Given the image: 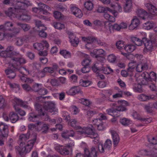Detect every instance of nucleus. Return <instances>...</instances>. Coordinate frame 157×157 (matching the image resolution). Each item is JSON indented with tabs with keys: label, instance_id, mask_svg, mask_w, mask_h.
Here are the masks:
<instances>
[{
	"label": "nucleus",
	"instance_id": "nucleus-59",
	"mask_svg": "<svg viewBox=\"0 0 157 157\" xmlns=\"http://www.w3.org/2000/svg\"><path fill=\"white\" fill-rule=\"evenodd\" d=\"M6 105L5 99L2 96H0V108H4Z\"/></svg>",
	"mask_w": 157,
	"mask_h": 157
},
{
	"label": "nucleus",
	"instance_id": "nucleus-6",
	"mask_svg": "<svg viewBox=\"0 0 157 157\" xmlns=\"http://www.w3.org/2000/svg\"><path fill=\"white\" fill-rule=\"evenodd\" d=\"M107 10L108 11L104 14V17L110 22H114L115 17L118 15V12L115 10H112L109 8H107Z\"/></svg>",
	"mask_w": 157,
	"mask_h": 157
},
{
	"label": "nucleus",
	"instance_id": "nucleus-37",
	"mask_svg": "<svg viewBox=\"0 0 157 157\" xmlns=\"http://www.w3.org/2000/svg\"><path fill=\"white\" fill-rule=\"evenodd\" d=\"M135 48V46L132 44L126 45L124 47V49L128 53L132 52Z\"/></svg>",
	"mask_w": 157,
	"mask_h": 157
},
{
	"label": "nucleus",
	"instance_id": "nucleus-64",
	"mask_svg": "<svg viewBox=\"0 0 157 157\" xmlns=\"http://www.w3.org/2000/svg\"><path fill=\"white\" fill-rule=\"evenodd\" d=\"M23 89L26 91H29L32 90V88L30 86L27 84H25L22 85Z\"/></svg>",
	"mask_w": 157,
	"mask_h": 157
},
{
	"label": "nucleus",
	"instance_id": "nucleus-45",
	"mask_svg": "<svg viewBox=\"0 0 157 157\" xmlns=\"http://www.w3.org/2000/svg\"><path fill=\"white\" fill-rule=\"evenodd\" d=\"M4 30L10 31L13 26V24L10 21H7L4 24Z\"/></svg>",
	"mask_w": 157,
	"mask_h": 157
},
{
	"label": "nucleus",
	"instance_id": "nucleus-57",
	"mask_svg": "<svg viewBox=\"0 0 157 157\" xmlns=\"http://www.w3.org/2000/svg\"><path fill=\"white\" fill-rule=\"evenodd\" d=\"M117 48L119 49H121L124 46V42L123 41L119 40L116 43Z\"/></svg>",
	"mask_w": 157,
	"mask_h": 157
},
{
	"label": "nucleus",
	"instance_id": "nucleus-38",
	"mask_svg": "<svg viewBox=\"0 0 157 157\" xmlns=\"http://www.w3.org/2000/svg\"><path fill=\"white\" fill-rule=\"evenodd\" d=\"M39 115H35L34 113H32L29 114V120L31 121L34 122L36 121L38 119V116Z\"/></svg>",
	"mask_w": 157,
	"mask_h": 157
},
{
	"label": "nucleus",
	"instance_id": "nucleus-4",
	"mask_svg": "<svg viewBox=\"0 0 157 157\" xmlns=\"http://www.w3.org/2000/svg\"><path fill=\"white\" fill-rule=\"evenodd\" d=\"M12 66L14 69L18 70L21 67V65L25 64L26 60L22 56L14 57L11 58Z\"/></svg>",
	"mask_w": 157,
	"mask_h": 157
},
{
	"label": "nucleus",
	"instance_id": "nucleus-8",
	"mask_svg": "<svg viewBox=\"0 0 157 157\" xmlns=\"http://www.w3.org/2000/svg\"><path fill=\"white\" fill-rule=\"evenodd\" d=\"M0 138L2 137H7L8 134V126L5 124L1 123H0Z\"/></svg>",
	"mask_w": 157,
	"mask_h": 157
},
{
	"label": "nucleus",
	"instance_id": "nucleus-20",
	"mask_svg": "<svg viewBox=\"0 0 157 157\" xmlns=\"http://www.w3.org/2000/svg\"><path fill=\"white\" fill-rule=\"evenodd\" d=\"M35 107L36 111L37 112L38 115L40 116L45 115V112H44V109H43L44 106H42L41 104L39 103H36L35 104Z\"/></svg>",
	"mask_w": 157,
	"mask_h": 157
},
{
	"label": "nucleus",
	"instance_id": "nucleus-56",
	"mask_svg": "<svg viewBox=\"0 0 157 157\" xmlns=\"http://www.w3.org/2000/svg\"><path fill=\"white\" fill-rule=\"evenodd\" d=\"M0 56L4 58H7L10 57V53H9L6 50L5 51L2 52L0 53Z\"/></svg>",
	"mask_w": 157,
	"mask_h": 157
},
{
	"label": "nucleus",
	"instance_id": "nucleus-49",
	"mask_svg": "<svg viewBox=\"0 0 157 157\" xmlns=\"http://www.w3.org/2000/svg\"><path fill=\"white\" fill-rule=\"evenodd\" d=\"M53 25L55 28L58 29H62L65 28L64 25L63 24L59 22H54Z\"/></svg>",
	"mask_w": 157,
	"mask_h": 157
},
{
	"label": "nucleus",
	"instance_id": "nucleus-16",
	"mask_svg": "<svg viewBox=\"0 0 157 157\" xmlns=\"http://www.w3.org/2000/svg\"><path fill=\"white\" fill-rule=\"evenodd\" d=\"M127 110V109L122 105L116 106L115 109H113L112 116L114 117L119 116L120 115V112Z\"/></svg>",
	"mask_w": 157,
	"mask_h": 157
},
{
	"label": "nucleus",
	"instance_id": "nucleus-43",
	"mask_svg": "<svg viewBox=\"0 0 157 157\" xmlns=\"http://www.w3.org/2000/svg\"><path fill=\"white\" fill-rule=\"evenodd\" d=\"M53 16L56 19L62 20L63 18V15L58 11H55L53 12Z\"/></svg>",
	"mask_w": 157,
	"mask_h": 157
},
{
	"label": "nucleus",
	"instance_id": "nucleus-52",
	"mask_svg": "<svg viewBox=\"0 0 157 157\" xmlns=\"http://www.w3.org/2000/svg\"><path fill=\"white\" fill-rule=\"evenodd\" d=\"M41 84L38 83H35L33 86L32 90L36 92L38 91L41 88Z\"/></svg>",
	"mask_w": 157,
	"mask_h": 157
},
{
	"label": "nucleus",
	"instance_id": "nucleus-47",
	"mask_svg": "<svg viewBox=\"0 0 157 157\" xmlns=\"http://www.w3.org/2000/svg\"><path fill=\"white\" fill-rule=\"evenodd\" d=\"M133 89L136 92H141L143 91L141 85L140 84H135L133 86Z\"/></svg>",
	"mask_w": 157,
	"mask_h": 157
},
{
	"label": "nucleus",
	"instance_id": "nucleus-36",
	"mask_svg": "<svg viewBox=\"0 0 157 157\" xmlns=\"http://www.w3.org/2000/svg\"><path fill=\"white\" fill-rule=\"evenodd\" d=\"M84 5L86 9L89 11L91 10L94 7L93 4L90 1L86 2L84 3Z\"/></svg>",
	"mask_w": 157,
	"mask_h": 157
},
{
	"label": "nucleus",
	"instance_id": "nucleus-35",
	"mask_svg": "<svg viewBox=\"0 0 157 157\" xmlns=\"http://www.w3.org/2000/svg\"><path fill=\"white\" fill-rule=\"evenodd\" d=\"M120 122L124 126H128L131 123V121L129 119L125 118H121Z\"/></svg>",
	"mask_w": 157,
	"mask_h": 157
},
{
	"label": "nucleus",
	"instance_id": "nucleus-26",
	"mask_svg": "<svg viewBox=\"0 0 157 157\" xmlns=\"http://www.w3.org/2000/svg\"><path fill=\"white\" fill-rule=\"evenodd\" d=\"M85 59L82 62V64L83 66H87L90 67V65L92 62L91 59L87 55L84 54Z\"/></svg>",
	"mask_w": 157,
	"mask_h": 157
},
{
	"label": "nucleus",
	"instance_id": "nucleus-44",
	"mask_svg": "<svg viewBox=\"0 0 157 157\" xmlns=\"http://www.w3.org/2000/svg\"><path fill=\"white\" fill-rule=\"evenodd\" d=\"M112 145L111 141L109 139L107 140L104 145L105 149L110 150L112 147Z\"/></svg>",
	"mask_w": 157,
	"mask_h": 157
},
{
	"label": "nucleus",
	"instance_id": "nucleus-3",
	"mask_svg": "<svg viewBox=\"0 0 157 157\" xmlns=\"http://www.w3.org/2000/svg\"><path fill=\"white\" fill-rule=\"evenodd\" d=\"M143 41L144 45V52L145 53L152 51L155 47L157 46V39L155 38H152L149 40L144 37L143 38Z\"/></svg>",
	"mask_w": 157,
	"mask_h": 157
},
{
	"label": "nucleus",
	"instance_id": "nucleus-22",
	"mask_svg": "<svg viewBox=\"0 0 157 157\" xmlns=\"http://www.w3.org/2000/svg\"><path fill=\"white\" fill-rule=\"evenodd\" d=\"M139 20L135 17L132 21L131 23L129 26L130 29L133 30L136 28L140 24Z\"/></svg>",
	"mask_w": 157,
	"mask_h": 157
},
{
	"label": "nucleus",
	"instance_id": "nucleus-46",
	"mask_svg": "<svg viewBox=\"0 0 157 157\" xmlns=\"http://www.w3.org/2000/svg\"><path fill=\"white\" fill-rule=\"evenodd\" d=\"M153 103H150L145 105L144 108L148 112H151L152 109L154 108Z\"/></svg>",
	"mask_w": 157,
	"mask_h": 157
},
{
	"label": "nucleus",
	"instance_id": "nucleus-61",
	"mask_svg": "<svg viewBox=\"0 0 157 157\" xmlns=\"http://www.w3.org/2000/svg\"><path fill=\"white\" fill-rule=\"evenodd\" d=\"M38 94L41 95H44L48 93L47 90L45 88H41L37 92Z\"/></svg>",
	"mask_w": 157,
	"mask_h": 157
},
{
	"label": "nucleus",
	"instance_id": "nucleus-63",
	"mask_svg": "<svg viewBox=\"0 0 157 157\" xmlns=\"http://www.w3.org/2000/svg\"><path fill=\"white\" fill-rule=\"evenodd\" d=\"M107 59L110 62L113 63L116 60V57L114 55L111 54L108 56Z\"/></svg>",
	"mask_w": 157,
	"mask_h": 157
},
{
	"label": "nucleus",
	"instance_id": "nucleus-2",
	"mask_svg": "<svg viewBox=\"0 0 157 157\" xmlns=\"http://www.w3.org/2000/svg\"><path fill=\"white\" fill-rule=\"evenodd\" d=\"M17 0H4L3 3L6 5H9L13 6V7L9 8L5 11L6 14L11 19L17 17L18 12L21 13L25 10V8L27 7L29 2L24 1V2H17Z\"/></svg>",
	"mask_w": 157,
	"mask_h": 157
},
{
	"label": "nucleus",
	"instance_id": "nucleus-18",
	"mask_svg": "<svg viewBox=\"0 0 157 157\" xmlns=\"http://www.w3.org/2000/svg\"><path fill=\"white\" fill-rule=\"evenodd\" d=\"M145 5L151 14L153 15H157V8L155 6L150 3H147Z\"/></svg>",
	"mask_w": 157,
	"mask_h": 157
},
{
	"label": "nucleus",
	"instance_id": "nucleus-9",
	"mask_svg": "<svg viewBox=\"0 0 157 157\" xmlns=\"http://www.w3.org/2000/svg\"><path fill=\"white\" fill-rule=\"evenodd\" d=\"M71 146L68 144L67 146H56V149L61 154L63 155H68L69 154V150L67 149V147L70 148Z\"/></svg>",
	"mask_w": 157,
	"mask_h": 157
},
{
	"label": "nucleus",
	"instance_id": "nucleus-51",
	"mask_svg": "<svg viewBox=\"0 0 157 157\" xmlns=\"http://www.w3.org/2000/svg\"><path fill=\"white\" fill-rule=\"evenodd\" d=\"M18 70L19 72L22 74V75H24V71H25V73L28 74H30L29 71V69L26 68L25 67H21Z\"/></svg>",
	"mask_w": 157,
	"mask_h": 157
},
{
	"label": "nucleus",
	"instance_id": "nucleus-24",
	"mask_svg": "<svg viewBox=\"0 0 157 157\" xmlns=\"http://www.w3.org/2000/svg\"><path fill=\"white\" fill-rule=\"evenodd\" d=\"M155 98L154 95H146L144 94H141L138 96V99L140 101H146L150 99H153Z\"/></svg>",
	"mask_w": 157,
	"mask_h": 157
},
{
	"label": "nucleus",
	"instance_id": "nucleus-39",
	"mask_svg": "<svg viewBox=\"0 0 157 157\" xmlns=\"http://www.w3.org/2000/svg\"><path fill=\"white\" fill-rule=\"evenodd\" d=\"M36 26L39 29L46 30V28L44 25L39 20H36L35 21Z\"/></svg>",
	"mask_w": 157,
	"mask_h": 157
},
{
	"label": "nucleus",
	"instance_id": "nucleus-5",
	"mask_svg": "<svg viewBox=\"0 0 157 157\" xmlns=\"http://www.w3.org/2000/svg\"><path fill=\"white\" fill-rule=\"evenodd\" d=\"M95 146H93L89 151L88 148H85L84 149V154L83 155L80 153H78L76 157H97V151L96 150Z\"/></svg>",
	"mask_w": 157,
	"mask_h": 157
},
{
	"label": "nucleus",
	"instance_id": "nucleus-53",
	"mask_svg": "<svg viewBox=\"0 0 157 157\" xmlns=\"http://www.w3.org/2000/svg\"><path fill=\"white\" fill-rule=\"evenodd\" d=\"M49 128V125L48 124H43L41 129L42 133L43 134L46 133L48 132Z\"/></svg>",
	"mask_w": 157,
	"mask_h": 157
},
{
	"label": "nucleus",
	"instance_id": "nucleus-60",
	"mask_svg": "<svg viewBox=\"0 0 157 157\" xmlns=\"http://www.w3.org/2000/svg\"><path fill=\"white\" fill-rule=\"evenodd\" d=\"M81 103L86 106H89L91 104V102L89 100L84 98L81 99Z\"/></svg>",
	"mask_w": 157,
	"mask_h": 157
},
{
	"label": "nucleus",
	"instance_id": "nucleus-58",
	"mask_svg": "<svg viewBox=\"0 0 157 157\" xmlns=\"http://www.w3.org/2000/svg\"><path fill=\"white\" fill-rule=\"evenodd\" d=\"M107 8H105L102 6H99L97 10V11L99 13H107L108 11L107 10Z\"/></svg>",
	"mask_w": 157,
	"mask_h": 157
},
{
	"label": "nucleus",
	"instance_id": "nucleus-17",
	"mask_svg": "<svg viewBox=\"0 0 157 157\" xmlns=\"http://www.w3.org/2000/svg\"><path fill=\"white\" fill-rule=\"evenodd\" d=\"M113 140V144L114 147H116L119 143L120 139L118 134L114 131H111Z\"/></svg>",
	"mask_w": 157,
	"mask_h": 157
},
{
	"label": "nucleus",
	"instance_id": "nucleus-30",
	"mask_svg": "<svg viewBox=\"0 0 157 157\" xmlns=\"http://www.w3.org/2000/svg\"><path fill=\"white\" fill-rule=\"evenodd\" d=\"M26 40L25 36L17 37L15 38V44L18 46H21Z\"/></svg>",
	"mask_w": 157,
	"mask_h": 157
},
{
	"label": "nucleus",
	"instance_id": "nucleus-28",
	"mask_svg": "<svg viewBox=\"0 0 157 157\" xmlns=\"http://www.w3.org/2000/svg\"><path fill=\"white\" fill-rule=\"evenodd\" d=\"M136 13L138 16L144 20L148 17L147 13L144 10L142 9H138L136 11Z\"/></svg>",
	"mask_w": 157,
	"mask_h": 157
},
{
	"label": "nucleus",
	"instance_id": "nucleus-54",
	"mask_svg": "<svg viewBox=\"0 0 157 157\" xmlns=\"http://www.w3.org/2000/svg\"><path fill=\"white\" fill-rule=\"evenodd\" d=\"M34 48L38 51L43 50L44 48L43 45L41 44V43H36L33 44Z\"/></svg>",
	"mask_w": 157,
	"mask_h": 157
},
{
	"label": "nucleus",
	"instance_id": "nucleus-62",
	"mask_svg": "<svg viewBox=\"0 0 157 157\" xmlns=\"http://www.w3.org/2000/svg\"><path fill=\"white\" fill-rule=\"evenodd\" d=\"M45 30H42L40 29L38 30L39 31V35L42 37H46L47 36V34L46 32L44 31Z\"/></svg>",
	"mask_w": 157,
	"mask_h": 157
},
{
	"label": "nucleus",
	"instance_id": "nucleus-27",
	"mask_svg": "<svg viewBox=\"0 0 157 157\" xmlns=\"http://www.w3.org/2000/svg\"><path fill=\"white\" fill-rule=\"evenodd\" d=\"M13 101L17 105H20L25 108H27L28 107V103L27 101H23L22 100L17 98H14Z\"/></svg>",
	"mask_w": 157,
	"mask_h": 157
},
{
	"label": "nucleus",
	"instance_id": "nucleus-15",
	"mask_svg": "<svg viewBox=\"0 0 157 157\" xmlns=\"http://www.w3.org/2000/svg\"><path fill=\"white\" fill-rule=\"evenodd\" d=\"M55 109V105L54 103L52 102H48L45 104L44 105V109L45 112V113L46 114L49 112L51 113L54 111Z\"/></svg>",
	"mask_w": 157,
	"mask_h": 157
},
{
	"label": "nucleus",
	"instance_id": "nucleus-31",
	"mask_svg": "<svg viewBox=\"0 0 157 157\" xmlns=\"http://www.w3.org/2000/svg\"><path fill=\"white\" fill-rule=\"evenodd\" d=\"M132 7V0H126V2L124 6V10L126 12H129Z\"/></svg>",
	"mask_w": 157,
	"mask_h": 157
},
{
	"label": "nucleus",
	"instance_id": "nucleus-25",
	"mask_svg": "<svg viewBox=\"0 0 157 157\" xmlns=\"http://www.w3.org/2000/svg\"><path fill=\"white\" fill-rule=\"evenodd\" d=\"M9 118L11 122L15 123L19 119L17 114L13 112H10L9 114Z\"/></svg>",
	"mask_w": 157,
	"mask_h": 157
},
{
	"label": "nucleus",
	"instance_id": "nucleus-19",
	"mask_svg": "<svg viewBox=\"0 0 157 157\" xmlns=\"http://www.w3.org/2000/svg\"><path fill=\"white\" fill-rule=\"evenodd\" d=\"M141 75L143 78L141 82L142 85L147 84L149 82L151 81V77L148 72H144Z\"/></svg>",
	"mask_w": 157,
	"mask_h": 157
},
{
	"label": "nucleus",
	"instance_id": "nucleus-40",
	"mask_svg": "<svg viewBox=\"0 0 157 157\" xmlns=\"http://www.w3.org/2000/svg\"><path fill=\"white\" fill-rule=\"evenodd\" d=\"M17 25L20 26L25 31H28L30 28L29 25L26 24H22L19 22L17 23Z\"/></svg>",
	"mask_w": 157,
	"mask_h": 157
},
{
	"label": "nucleus",
	"instance_id": "nucleus-7",
	"mask_svg": "<svg viewBox=\"0 0 157 157\" xmlns=\"http://www.w3.org/2000/svg\"><path fill=\"white\" fill-rule=\"evenodd\" d=\"M82 40L83 41L86 42L87 44L86 45V47H87V46L88 44H91L97 42L98 44L100 45L103 46L105 43L97 41V39L93 36H88L87 37H82Z\"/></svg>",
	"mask_w": 157,
	"mask_h": 157
},
{
	"label": "nucleus",
	"instance_id": "nucleus-50",
	"mask_svg": "<svg viewBox=\"0 0 157 157\" xmlns=\"http://www.w3.org/2000/svg\"><path fill=\"white\" fill-rule=\"evenodd\" d=\"M14 107L17 113L20 116H24L25 114V112L23 110L18 108L17 107L16 105H14Z\"/></svg>",
	"mask_w": 157,
	"mask_h": 157
},
{
	"label": "nucleus",
	"instance_id": "nucleus-48",
	"mask_svg": "<svg viewBox=\"0 0 157 157\" xmlns=\"http://www.w3.org/2000/svg\"><path fill=\"white\" fill-rule=\"evenodd\" d=\"M90 84V82L87 80L82 79L79 81L80 85L83 87H86L89 86Z\"/></svg>",
	"mask_w": 157,
	"mask_h": 157
},
{
	"label": "nucleus",
	"instance_id": "nucleus-21",
	"mask_svg": "<svg viewBox=\"0 0 157 157\" xmlns=\"http://www.w3.org/2000/svg\"><path fill=\"white\" fill-rule=\"evenodd\" d=\"M71 10L73 13L77 17L80 18L83 15L81 10L75 6L71 7Z\"/></svg>",
	"mask_w": 157,
	"mask_h": 157
},
{
	"label": "nucleus",
	"instance_id": "nucleus-42",
	"mask_svg": "<svg viewBox=\"0 0 157 157\" xmlns=\"http://www.w3.org/2000/svg\"><path fill=\"white\" fill-rule=\"evenodd\" d=\"M60 53L66 58H70L71 56L70 52L66 50L60 51Z\"/></svg>",
	"mask_w": 157,
	"mask_h": 157
},
{
	"label": "nucleus",
	"instance_id": "nucleus-11",
	"mask_svg": "<svg viewBox=\"0 0 157 157\" xmlns=\"http://www.w3.org/2000/svg\"><path fill=\"white\" fill-rule=\"evenodd\" d=\"M27 7L25 8V10L23 12L20 13L18 12L17 17L18 19L20 20L26 21H27L30 19V16L28 14L25 10V9Z\"/></svg>",
	"mask_w": 157,
	"mask_h": 157
},
{
	"label": "nucleus",
	"instance_id": "nucleus-32",
	"mask_svg": "<svg viewBox=\"0 0 157 157\" xmlns=\"http://www.w3.org/2000/svg\"><path fill=\"white\" fill-rule=\"evenodd\" d=\"M131 40L132 42L134 43L136 45L138 46H140L143 43V39L142 40L135 36H132Z\"/></svg>",
	"mask_w": 157,
	"mask_h": 157
},
{
	"label": "nucleus",
	"instance_id": "nucleus-34",
	"mask_svg": "<svg viewBox=\"0 0 157 157\" xmlns=\"http://www.w3.org/2000/svg\"><path fill=\"white\" fill-rule=\"evenodd\" d=\"M6 74L8 75V77L10 79L14 78L15 76V73L12 70L8 69L5 71Z\"/></svg>",
	"mask_w": 157,
	"mask_h": 157
},
{
	"label": "nucleus",
	"instance_id": "nucleus-29",
	"mask_svg": "<svg viewBox=\"0 0 157 157\" xmlns=\"http://www.w3.org/2000/svg\"><path fill=\"white\" fill-rule=\"evenodd\" d=\"M75 133L72 130H66L63 132L62 133V136L66 139H68L70 136L73 137L75 135Z\"/></svg>",
	"mask_w": 157,
	"mask_h": 157
},
{
	"label": "nucleus",
	"instance_id": "nucleus-12",
	"mask_svg": "<svg viewBox=\"0 0 157 157\" xmlns=\"http://www.w3.org/2000/svg\"><path fill=\"white\" fill-rule=\"evenodd\" d=\"M39 9L40 12V14H47L48 12L51 10V8L48 6L41 2L38 4Z\"/></svg>",
	"mask_w": 157,
	"mask_h": 157
},
{
	"label": "nucleus",
	"instance_id": "nucleus-14",
	"mask_svg": "<svg viewBox=\"0 0 157 157\" xmlns=\"http://www.w3.org/2000/svg\"><path fill=\"white\" fill-rule=\"evenodd\" d=\"M79 129L78 132H80L81 134H83L86 136L91 135L93 133V130L89 128L83 127L82 128L81 126L77 127Z\"/></svg>",
	"mask_w": 157,
	"mask_h": 157
},
{
	"label": "nucleus",
	"instance_id": "nucleus-41",
	"mask_svg": "<svg viewBox=\"0 0 157 157\" xmlns=\"http://www.w3.org/2000/svg\"><path fill=\"white\" fill-rule=\"evenodd\" d=\"M80 91V89L78 87H74L71 88L69 90V93L72 95H74L78 93Z\"/></svg>",
	"mask_w": 157,
	"mask_h": 157
},
{
	"label": "nucleus",
	"instance_id": "nucleus-10",
	"mask_svg": "<svg viewBox=\"0 0 157 157\" xmlns=\"http://www.w3.org/2000/svg\"><path fill=\"white\" fill-rule=\"evenodd\" d=\"M104 52V51L102 49L98 50L94 49V50L93 52L91 53V56L97 58L98 60L101 59V60L102 61L104 59L102 56Z\"/></svg>",
	"mask_w": 157,
	"mask_h": 157
},
{
	"label": "nucleus",
	"instance_id": "nucleus-13",
	"mask_svg": "<svg viewBox=\"0 0 157 157\" xmlns=\"http://www.w3.org/2000/svg\"><path fill=\"white\" fill-rule=\"evenodd\" d=\"M67 33L69 35L70 42L72 45L74 47L77 46L79 42L78 38L71 32H68Z\"/></svg>",
	"mask_w": 157,
	"mask_h": 157
},
{
	"label": "nucleus",
	"instance_id": "nucleus-1",
	"mask_svg": "<svg viewBox=\"0 0 157 157\" xmlns=\"http://www.w3.org/2000/svg\"><path fill=\"white\" fill-rule=\"evenodd\" d=\"M30 135V132L28 131L27 133L21 134L19 136V146H16L15 149L16 153L21 157H25L31 151L36 141V135L34 134L33 139L29 141L26 145L25 142L29 138Z\"/></svg>",
	"mask_w": 157,
	"mask_h": 157
},
{
	"label": "nucleus",
	"instance_id": "nucleus-23",
	"mask_svg": "<svg viewBox=\"0 0 157 157\" xmlns=\"http://www.w3.org/2000/svg\"><path fill=\"white\" fill-rule=\"evenodd\" d=\"M148 68V65L147 63H141L137 65L136 70L137 72H140L143 71L147 70Z\"/></svg>",
	"mask_w": 157,
	"mask_h": 157
},
{
	"label": "nucleus",
	"instance_id": "nucleus-33",
	"mask_svg": "<svg viewBox=\"0 0 157 157\" xmlns=\"http://www.w3.org/2000/svg\"><path fill=\"white\" fill-rule=\"evenodd\" d=\"M137 115L138 114L136 113L134 114V116L135 118H136L137 119L140 120L141 121L145 122L146 123H149L152 121V119L151 118H142L140 117L139 116H137V117H135L136 115Z\"/></svg>",
	"mask_w": 157,
	"mask_h": 157
},
{
	"label": "nucleus",
	"instance_id": "nucleus-55",
	"mask_svg": "<svg viewBox=\"0 0 157 157\" xmlns=\"http://www.w3.org/2000/svg\"><path fill=\"white\" fill-rule=\"evenodd\" d=\"M71 125V127L75 128L76 129L79 130V129L77 127L79 126H77V124H78L77 121L75 119H72L70 121Z\"/></svg>",
	"mask_w": 157,
	"mask_h": 157
}]
</instances>
